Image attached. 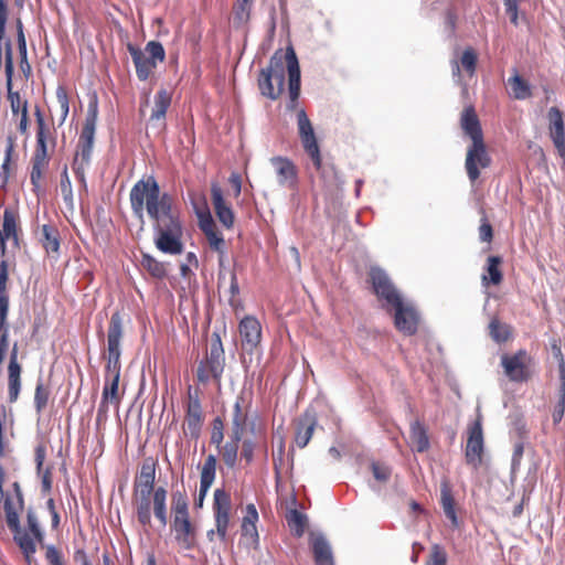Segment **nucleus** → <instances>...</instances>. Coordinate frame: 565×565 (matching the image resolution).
Listing matches in <instances>:
<instances>
[{
    "mask_svg": "<svg viewBox=\"0 0 565 565\" xmlns=\"http://www.w3.org/2000/svg\"><path fill=\"white\" fill-rule=\"evenodd\" d=\"M132 213L143 221L145 211L152 221L156 247L170 255L183 252V226L180 210L168 192H161L156 178L148 175L137 181L130 190Z\"/></svg>",
    "mask_w": 565,
    "mask_h": 565,
    "instance_id": "nucleus-1",
    "label": "nucleus"
},
{
    "mask_svg": "<svg viewBox=\"0 0 565 565\" xmlns=\"http://www.w3.org/2000/svg\"><path fill=\"white\" fill-rule=\"evenodd\" d=\"M288 73V110H295L300 95V66L292 46L285 51L277 50L269 60L268 66L258 75V88L263 96L276 100L285 90V76Z\"/></svg>",
    "mask_w": 565,
    "mask_h": 565,
    "instance_id": "nucleus-2",
    "label": "nucleus"
},
{
    "mask_svg": "<svg viewBox=\"0 0 565 565\" xmlns=\"http://www.w3.org/2000/svg\"><path fill=\"white\" fill-rule=\"evenodd\" d=\"M12 493L4 491V497H1L3 499L6 523L13 533V540L20 547L25 562L30 565L34 561L35 545L26 531H23L20 525V512L24 509V497L18 481L12 483Z\"/></svg>",
    "mask_w": 565,
    "mask_h": 565,
    "instance_id": "nucleus-3",
    "label": "nucleus"
},
{
    "mask_svg": "<svg viewBox=\"0 0 565 565\" xmlns=\"http://www.w3.org/2000/svg\"><path fill=\"white\" fill-rule=\"evenodd\" d=\"M372 288L379 300L384 301L388 310H394V318H418L420 312L417 306L405 299L391 281L387 274L379 268L372 267L369 271Z\"/></svg>",
    "mask_w": 565,
    "mask_h": 565,
    "instance_id": "nucleus-4",
    "label": "nucleus"
},
{
    "mask_svg": "<svg viewBox=\"0 0 565 565\" xmlns=\"http://www.w3.org/2000/svg\"><path fill=\"white\" fill-rule=\"evenodd\" d=\"M98 118L97 100L88 104L85 121L78 138L75 157L72 162V169L77 180L86 185L85 170L88 167L92 158L95 130Z\"/></svg>",
    "mask_w": 565,
    "mask_h": 565,
    "instance_id": "nucleus-5",
    "label": "nucleus"
},
{
    "mask_svg": "<svg viewBox=\"0 0 565 565\" xmlns=\"http://www.w3.org/2000/svg\"><path fill=\"white\" fill-rule=\"evenodd\" d=\"M172 529L177 542L184 550H192L196 542V529L191 523L189 500L185 490H177L171 494Z\"/></svg>",
    "mask_w": 565,
    "mask_h": 565,
    "instance_id": "nucleus-6",
    "label": "nucleus"
},
{
    "mask_svg": "<svg viewBox=\"0 0 565 565\" xmlns=\"http://www.w3.org/2000/svg\"><path fill=\"white\" fill-rule=\"evenodd\" d=\"M4 73H6V86H7V98L10 103V108L13 116H20L18 130L21 135H29V110L28 100L21 96L18 90H13V75H14V62H13V50L10 40L4 42Z\"/></svg>",
    "mask_w": 565,
    "mask_h": 565,
    "instance_id": "nucleus-7",
    "label": "nucleus"
},
{
    "mask_svg": "<svg viewBox=\"0 0 565 565\" xmlns=\"http://www.w3.org/2000/svg\"><path fill=\"white\" fill-rule=\"evenodd\" d=\"M127 50L131 55L137 77L140 81H147L156 70L157 63L166 60L163 45L158 41L148 42L143 51L128 43Z\"/></svg>",
    "mask_w": 565,
    "mask_h": 565,
    "instance_id": "nucleus-8",
    "label": "nucleus"
},
{
    "mask_svg": "<svg viewBox=\"0 0 565 565\" xmlns=\"http://www.w3.org/2000/svg\"><path fill=\"white\" fill-rule=\"evenodd\" d=\"M225 367V353L222 344L221 334L214 331L211 335L210 352L198 366L196 379L205 384L211 379L220 384Z\"/></svg>",
    "mask_w": 565,
    "mask_h": 565,
    "instance_id": "nucleus-9",
    "label": "nucleus"
},
{
    "mask_svg": "<svg viewBox=\"0 0 565 565\" xmlns=\"http://www.w3.org/2000/svg\"><path fill=\"white\" fill-rule=\"evenodd\" d=\"M501 366L509 381L524 383L533 376L534 359L526 350L520 349L513 354H502Z\"/></svg>",
    "mask_w": 565,
    "mask_h": 565,
    "instance_id": "nucleus-10",
    "label": "nucleus"
},
{
    "mask_svg": "<svg viewBox=\"0 0 565 565\" xmlns=\"http://www.w3.org/2000/svg\"><path fill=\"white\" fill-rule=\"evenodd\" d=\"M203 420L204 415L201 405V392L199 388H192V386H189L183 423L184 434L196 439L200 436Z\"/></svg>",
    "mask_w": 565,
    "mask_h": 565,
    "instance_id": "nucleus-11",
    "label": "nucleus"
},
{
    "mask_svg": "<svg viewBox=\"0 0 565 565\" xmlns=\"http://www.w3.org/2000/svg\"><path fill=\"white\" fill-rule=\"evenodd\" d=\"M298 134L306 153L312 160L315 168L319 171L322 166L320 148L313 130V126L305 109L297 113Z\"/></svg>",
    "mask_w": 565,
    "mask_h": 565,
    "instance_id": "nucleus-12",
    "label": "nucleus"
},
{
    "mask_svg": "<svg viewBox=\"0 0 565 565\" xmlns=\"http://www.w3.org/2000/svg\"><path fill=\"white\" fill-rule=\"evenodd\" d=\"M124 329L120 320H111L107 333V363L105 375H120V341Z\"/></svg>",
    "mask_w": 565,
    "mask_h": 565,
    "instance_id": "nucleus-13",
    "label": "nucleus"
},
{
    "mask_svg": "<svg viewBox=\"0 0 565 565\" xmlns=\"http://www.w3.org/2000/svg\"><path fill=\"white\" fill-rule=\"evenodd\" d=\"M492 159L487 151V146L483 141L471 142L467 149L465 169L469 181L475 183L481 174V169H487L491 166Z\"/></svg>",
    "mask_w": 565,
    "mask_h": 565,
    "instance_id": "nucleus-14",
    "label": "nucleus"
},
{
    "mask_svg": "<svg viewBox=\"0 0 565 565\" xmlns=\"http://www.w3.org/2000/svg\"><path fill=\"white\" fill-rule=\"evenodd\" d=\"M483 431L481 419L477 418L471 425L468 427V438L465 450V458L467 465L471 466L473 469H479L483 461Z\"/></svg>",
    "mask_w": 565,
    "mask_h": 565,
    "instance_id": "nucleus-15",
    "label": "nucleus"
},
{
    "mask_svg": "<svg viewBox=\"0 0 565 565\" xmlns=\"http://www.w3.org/2000/svg\"><path fill=\"white\" fill-rule=\"evenodd\" d=\"M232 501L231 495L224 489L214 491L213 512L215 519L216 533L221 541L227 537V531L231 522Z\"/></svg>",
    "mask_w": 565,
    "mask_h": 565,
    "instance_id": "nucleus-16",
    "label": "nucleus"
},
{
    "mask_svg": "<svg viewBox=\"0 0 565 565\" xmlns=\"http://www.w3.org/2000/svg\"><path fill=\"white\" fill-rule=\"evenodd\" d=\"M119 377L120 375H105V384L102 393V401L97 409V422H102L107 418L109 404L119 407V404L121 402V394L119 393Z\"/></svg>",
    "mask_w": 565,
    "mask_h": 565,
    "instance_id": "nucleus-17",
    "label": "nucleus"
},
{
    "mask_svg": "<svg viewBox=\"0 0 565 565\" xmlns=\"http://www.w3.org/2000/svg\"><path fill=\"white\" fill-rule=\"evenodd\" d=\"M270 163L275 169L279 185L295 190L298 185V169L287 157H273Z\"/></svg>",
    "mask_w": 565,
    "mask_h": 565,
    "instance_id": "nucleus-18",
    "label": "nucleus"
},
{
    "mask_svg": "<svg viewBox=\"0 0 565 565\" xmlns=\"http://www.w3.org/2000/svg\"><path fill=\"white\" fill-rule=\"evenodd\" d=\"M51 157L49 152L33 151L31 158L30 181L32 191L36 196H40L44 191V179L49 170Z\"/></svg>",
    "mask_w": 565,
    "mask_h": 565,
    "instance_id": "nucleus-19",
    "label": "nucleus"
},
{
    "mask_svg": "<svg viewBox=\"0 0 565 565\" xmlns=\"http://www.w3.org/2000/svg\"><path fill=\"white\" fill-rule=\"evenodd\" d=\"M157 461L152 457L146 458L137 473L132 493H154Z\"/></svg>",
    "mask_w": 565,
    "mask_h": 565,
    "instance_id": "nucleus-20",
    "label": "nucleus"
},
{
    "mask_svg": "<svg viewBox=\"0 0 565 565\" xmlns=\"http://www.w3.org/2000/svg\"><path fill=\"white\" fill-rule=\"evenodd\" d=\"M171 102L172 94L168 89L161 88L157 92L153 98V107L149 117V122L152 127L161 130L166 129V115L169 107L171 106Z\"/></svg>",
    "mask_w": 565,
    "mask_h": 565,
    "instance_id": "nucleus-21",
    "label": "nucleus"
},
{
    "mask_svg": "<svg viewBox=\"0 0 565 565\" xmlns=\"http://www.w3.org/2000/svg\"><path fill=\"white\" fill-rule=\"evenodd\" d=\"M550 136L559 154L565 160V126L563 114L557 107H551L547 114Z\"/></svg>",
    "mask_w": 565,
    "mask_h": 565,
    "instance_id": "nucleus-22",
    "label": "nucleus"
},
{
    "mask_svg": "<svg viewBox=\"0 0 565 565\" xmlns=\"http://www.w3.org/2000/svg\"><path fill=\"white\" fill-rule=\"evenodd\" d=\"M211 199L218 221L226 228H232L234 225L235 216L231 206L225 202L223 191L216 183L211 186Z\"/></svg>",
    "mask_w": 565,
    "mask_h": 565,
    "instance_id": "nucleus-23",
    "label": "nucleus"
},
{
    "mask_svg": "<svg viewBox=\"0 0 565 565\" xmlns=\"http://www.w3.org/2000/svg\"><path fill=\"white\" fill-rule=\"evenodd\" d=\"M258 521V512L255 504L249 503L246 505L245 515L243 516L241 524L242 536L254 548L258 547L259 535L256 523Z\"/></svg>",
    "mask_w": 565,
    "mask_h": 565,
    "instance_id": "nucleus-24",
    "label": "nucleus"
},
{
    "mask_svg": "<svg viewBox=\"0 0 565 565\" xmlns=\"http://www.w3.org/2000/svg\"><path fill=\"white\" fill-rule=\"evenodd\" d=\"M216 473V457L214 455H209L204 463L201 468L200 476V490L199 497L195 499V505L201 508L204 501L205 495L207 494L211 486L215 480Z\"/></svg>",
    "mask_w": 565,
    "mask_h": 565,
    "instance_id": "nucleus-25",
    "label": "nucleus"
},
{
    "mask_svg": "<svg viewBox=\"0 0 565 565\" xmlns=\"http://www.w3.org/2000/svg\"><path fill=\"white\" fill-rule=\"evenodd\" d=\"M460 127L471 142L483 141V132L478 115L472 106L466 107L460 116Z\"/></svg>",
    "mask_w": 565,
    "mask_h": 565,
    "instance_id": "nucleus-26",
    "label": "nucleus"
},
{
    "mask_svg": "<svg viewBox=\"0 0 565 565\" xmlns=\"http://www.w3.org/2000/svg\"><path fill=\"white\" fill-rule=\"evenodd\" d=\"M318 420L315 413L306 412L298 420L295 433V443L305 448L312 438Z\"/></svg>",
    "mask_w": 565,
    "mask_h": 565,
    "instance_id": "nucleus-27",
    "label": "nucleus"
},
{
    "mask_svg": "<svg viewBox=\"0 0 565 565\" xmlns=\"http://www.w3.org/2000/svg\"><path fill=\"white\" fill-rule=\"evenodd\" d=\"M20 375L21 365L18 363V348L17 344H14L8 365V394L10 403H14L19 397L21 390Z\"/></svg>",
    "mask_w": 565,
    "mask_h": 565,
    "instance_id": "nucleus-28",
    "label": "nucleus"
},
{
    "mask_svg": "<svg viewBox=\"0 0 565 565\" xmlns=\"http://www.w3.org/2000/svg\"><path fill=\"white\" fill-rule=\"evenodd\" d=\"M34 116L36 121V143L34 151L49 152L47 142L51 141L54 146L55 139L51 132V128L45 121L44 115L40 106L38 105L34 107Z\"/></svg>",
    "mask_w": 565,
    "mask_h": 565,
    "instance_id": "nucleus-29",
    "label": "nucleus"
},
{
    "mask_svg": "<svg viewBox=\"0 0 565 565\" xmlns=\"http://www.w3.org/2000/svg\"><path fill=\"white\" fill-rule=\"evenodd\" d=\"M249 404L246 402L244 394H239L233 405L232 413V434L236 437L243 436L247 425Z\"/></svg>",
    "mask_w": 565,
    "mask_h": 565,
    "instance_id": "nucleus-30",
    "label": "nucleus"
},
{
    "mask_svg": "<svg viewBox=\"0 0 565 565\" xmlns=\"http://www.w3.org/2000/svg\"><path fill=\"white\" fill-rule=\"evenodd\" d=\"M18 214L12 209H6L3 212L2 228L0 230V257L6 254V241L12 238L18 241Z\"/></svg>",
    "mask_w": 565,
    "mask_h": 565,
    "instance_id": "nucleus-31",
    "label": "nucleus"
},
{
    "mask_svg": "<svg viewBox=\"0 0 565 565\" xmlns=\"http://www.w3.org/2000/svg\"><path fill=\"white\" fill-rule=\"evenodd\" d=\"M200 228L204 233L210 248L221 255L220 263H222V257L225 253V241L223 235L217 231L212 217L209 216L206 220H202L200 222Z\"/></svg>",
    "mask_w": 565,
    "mask_h": 565,
    "instance_id": "nucleus-32",
    "label": "nucleus"
},
{
    "mask_svg": "<svg viewBox=\"0 0 565 565\" xmlns=\"http://www.w3.org/2000/svg\"><path fill=\"white\" fill-rule=\"evenodd\" d=\"M503 259L501 256H489L484 266V274L482 275V284L484 286H498L503 280V273L501 266Z\"/></svg>",
    "mask_w": 565,
    "mask_h": 565,
    "instance_id": "nucleus-33",
    "label": "nucleus"
},
{
    "mask_svg": "<svg viewBox=\"0 0 565 565\" xmlns=\"http://www.w3.org/2000/svg\"><path fill=\"white\" fill-rule=\"evenodd\" d=\"M311 548L316 565H334L331 546L322 535L311 540Z\"/></svg>",
    "mask_w": 565,
    "mask_h": 565,
    "instance_id": "nucleus-34",
    "label": "nucleus"
},
{
    "mask_svg": "<svg viewBox=\"0 0 565 565\" xmlns=\"http://www.w3.org/2000/svg\"><path fill=\"white\" fill-rule=\"evenodd\" d=\"M409 439L413 449L417 452H425L429 449V438L425 425L416 419L411 424Z\"/></svg>",
    "mask_w": 565,
    "mask_h": 565,
    "instance_id": "nucleus-35",
    "label": "nucleus"
},
{
    "mask_svg": "<svg viewBox=\"0 0 565 565\" xmlns=\"http://www.w3.org/2000/svg\"><path fill=\"white\" fill-rule=\"evenodd\" d=\"M440 504L447 519L450 520L454 527H457L459 522L456 513V501L448 481H444L440 486Z\"/></svg>",
    "mask_w": 565,
    "mask_h": 565,
    "instance_id": "nucleus-36",
    "label": "nucleus"
},
{
    "mask_svg": "<svg viewBox=\"0 0 565 565\" xmlns=\"http://www.w3.org/2000/svg\"><path fill=\"white\" fill-rule=\"evenodd\" d=\"M151 493H132L138 522L143 527H151Z\"/></svg>",
    "mask_w": 565,
    "mask_h": 565,
    "instance_id": "nucleus-37",
    "label": "nucleus"
},
{
    "mask_svg": "<svg viewBox=\"0 0 565 565\" xmlns=\"http://www.w3.org/2000/svg\"><path fill=\"white\" fill-rule=\"evenodd\" d=\"M239 333L244 343L255 348L262 339V326L259 320H241Z\"/></svg>",
    "mask_w": 565,
    "mask_h": 565,
    "instance_id": "nucleus-38",
    "label": "nucleus"
},
{
    "mask_svg": "<svg viewBox=\"0 0 565 565\" xmlns=\"http://www.w3.org/2000/svg\"><path fill=\"white\" fill-rule=\"evenodd\" d=\"M478 55L472 47H467L462 52L460 57V62H452V73L454 75L460 74V67L468 74V76H473L477 68Z\"/></svg>",
    "mask_w": 565,
    "mask_h": 565,
    "instance_id": "nucleus-39",
    "label": "nucleus"
},
{
    "mask_svg": "<svg viewBox=\"0 0 565 565\" xmlns=\"http://www.w3.org/2000/svg\"><path fill=\"white\" fill-rule=\"evenodd\" d=\"M242 437L243 436L241 435L236 437L234 434H232L231 439L224 445H221V448H217L222 460L231 469H233L237 463L238 448Z\"/></svg>",
    "mask_w": 565,
    "mask_h": 565,
    "instance_id": "nucleus-40",
    "label": "nucleus"
},
{
    "mask_svg": "<svg viewBox=\"0 0 565 565\" xmlns=\"http://www.w3.org/2000/svg\"><path fill=\"white\" fill-rule=\"evenodd\" d=\"M40 242L47 254L57 253L60 249V232L52 224H44L41 227Z\"/></svg>",
    "mask_w": 565,
    "mask_h": 565,
    "instance_id": "nucleus-41",
    "label": "nucleus"
},
{
    "mask_svg": "<svg viewBox=\"0 0 565 565\" xmlns=\"http://www.w3.org/2000/svg\"><path fill=\"white\" fill-rule=\"evenodd\" d=\"M153 513L162 526L168 523L167 511V490L163 487H158L152 495Z\"/></svg>",
    "mask_w": 565,
    "mask_h": 565,
    "instance_id": "nucleus-42",
    "label": "nucleus"
},
{
    "mask_svg": "<svg viewBox=\"0 0 565 565\" xmlns=\"http://www.w3.org/2000/svg\"><path fill=\"white\" fill-rule=\"evenodd\" d=\"M489 332L497 343H505L513 338V330L510 324L503 320H491Z\"/></svg>",
    "mask_w": 565,
    "mask_h": 565,
    "instance_id": "nucleus-43",
    "label": "nucleus"
},
{
    "mask_svg": "<svg viewBox=\"0 0 565 565\" xmlns=\"http://www.w3.org/2000/svg\"><path fill=\"white\" fill-rule=\"evenodd\" d=\"M508 84L515 99H526L532 96L530 84L523 79L516 71L515 74L508 79Z\"/></svg>",
    "mask_w": 565,
    "mask_h": 565,
    "instance_id": "nucleus-44",
    "label": "nucleus"
},
{
    "mask_svg": "<svg viewBox=\"0 0 565 565\" xmlns=\"http://www.w3.org/2000/svg\"><path fill=\"white\" fill-rule=\"evenodd\" d=\"M51 396L50 385L45 384L42 379H39L34 392V407L39 415L47 407Z\"/></svg>",
    "mask_w": 565,
    "mask_h": 565,
    "instance_id": "nucleus-45",
    "label": "nucleus"
},
{
    "mask_svg": "<svg viewBox=\"0 0 565 565\" xmlns=\"http://www.w3.org/2000/svg\"><path fill=\"white\" fill-rule=\"evenodd\" d=\"M141 266L154 278L161 279L167 276V269L163 263L159 262L149 254H143Z\"/></svg>",
    "mask_w": 565,
    "mask_h": 565,
    "instance_id": "nucleus-46",
    "label": "nucleus"
},
{
    "mask_svg": "<svg viewBox=\"0 0 565 565\" xmlns=\"http://www.w3.org/2000/svg\"><path fill=\"white\" fill-rule=\"evenodd\" d=\"M13 154H14V145L12 141H9V143L6 147L3 162L0 167V180H1V185L3 188L8 184L9 179L12 174L11 166H12Z\"/></svg>",
    "mask_w": 565,
    "mask_h": 565,
    "instance_id": "nucleus-47",
    "label": "nucleus"
},
{
    "mask_svg": "<svg viewBox=\"0 0 565 565\" xmlns=\"http://www.w3.org/2000/svg\"><path fill=\"white\" fill-rule=\"evenodd\" d=\"M288 526L298 537L302 536L307 525V518L305 514L294 509L290 510L286 516Z\"/></svg>",
    "mask_w": 565,
    "mask_h": 565,
    "instance_id": "nucleus-48",
    "label": "nucleus"
},
{
    "mask_svg": "<svg viewBox=\"0 0 565 565\" xmlns=\"http://www.w3.org/2000/svg\"><path fill=\"white\" fill-rule=\"evenodd\" d=\"M60 190L63 201L68 210H74V195L67 168L65 167L61 173Z\"/></svg>",
    "mask_w": 565,
    "mask_h": 565,
    "instance_id": "nucleus-49",
    "label": "nucleus"
},
{
    "mask_svg": "<svg viewBox=\"0 0 565 565\" xmlns=\"http://www.w3.org/2000/svg\"><path fill=\"white\" fill-rule=\"evenodd\" d=\"M26 523H28V530L26 532L30 537L33 540L34 545L36 546L38 543H42L44 540L43 532L40 527L38 516L32 508H29L26 511Z\"/></svg>",
    "mask_w": 565,
    "mask_h": 565,
    "instance_id": "nucleus-50",
    "label": "nucleus"
},
{
    "mask_svg": "<svg viewBox=\"0 0 565 565\" xmlns=\"http://www.w3.org/2000/svg\"><path fill=\"white\" fill-rule=\"evenodd\" d=\"M252 0H236L233 7L234 21L243 24L249 20L252 11Z\"/></svg>",
    "mask_w": 565,
    "mask_h": 565,
    "instance_id": "nucleus-51",
    "label": "nucleus"
},
{
    "mask_svg": "<svg viewBox=\"0 0 565 565\" xmlns=\"http://www.w3.org/2000/svg\"><path fill=\"white\" fill-rule=\"evenodd\" d=\"M426 565H447V553L441 545L434 544L430 547Z\"/></svg>",
    "mask_w": 565,
    "mask_h": 565,
    "instance_id": "nucleus-52",
    "label": "nucleus"
},
{
    "mask_svg": "<svg viewBox=\"0 0 565 565\" xmlns=\"http://www.w3.org/2000/svg\"><path fill=\"white\" fill-rule=\"evenodd\" d=\"M18 52H19V56H20L19 67L21 70L22 75L28 81L32 77L33 71H32V66L28 60L26 44L18 45Z\"/></svg>",
    "mask_w": 565,
    "mask_h": 565,
    "instance_id": "nucleus-53",
    "label": "nucleus"
},
{
    "mask_svg": "<svg viewBox=\"0 0 565 565\" xmlns=\"http://www.w3.org/2000/svg\"><path fill=\"white\" fill-rule=\"evenodd\" d=\"M56 99L60 104L61 114H62V122L66 119L70 113V98L67 90L64 86L60 85L56 88Z\"/></svg>",
    "mask_w": 565,
    "mask_h": 565,
    "instance_id": "nucleus-54",
    "label": "nucleus"
},
{
    "mask_svg": "<svg viewBox=\"0 0 565 565\" xmlns=\"http://www.w3.org/2000/svg\"><path fill=\"white\" fill-rule=\"evenodd\" d=\"M479 238L486 243H491L493 239V227L484 213L480 220Z\"/></svg>",
    "mask_w": 565,
    "mask_h": 565,
    "instance_id": "nucleus-55",
    "label": "nucleus"
},
{
    "mask_svg": "<svg viewBox=\"0 0 565 565\" xmlns=\"http://www.w3.org/2000/svg\"><path fill=\"white\" fill-rule=\"evenodd\" d=\"M417 322L418 320H394L395 328L405 335H412L417 331Z\"/></svg>",
    "mask_w": 565,
    "mask_h": 565,
    "instance_id": "nucleus-56",
    "label": "nucleus"
},
{
    "mask_svg": "<svg viewBox=\"0 0 565 565\" xmlns=\"http://www.w3.org/2000/svg\"><path fill=\"white\" fill-rule=\"evenodd\" d=\"M46 445L44 443H39L34 448V460L36 463V473H41L44 468V461L46 458Z\"/></svg>",
    "mask_w": 565,
    "mask_h": 565,
    "instance_id": "nucleus-57",
    "label": "nucleus"
},
{
    "mask_svg": "<svg viewBox=\"0 0 565 565\" xmlns=\"http://www.w3.org/2000/svg\"><path fill=\"white\" fill-rule=\"evenodd\" d=\"M45 558L49 565H64L63 555L55 546L50 545L46 547Z\"/></svg>",
    "mask_w": 565,
    "mask_h": 565,
    "instance_id": "nucleus-58",
    "label": "nucleus"
},
{
    "mask_svg": "<svg viewBox=\"0 0 565 565\" xmlns=\"http://www.w3.org/2000/svg\"><path fill=\"white\" fill-rule=\"evenodd\" d=\"M372 472H373L374 478L381 482L387 481L391 476L390 468L387 466L379 463V462L372 463Z\"/></svg>",
    "mask_w": 565,
    "mask_h": 565,
    "instance_id": "nucleus-59",
    "label": "nucleus"
},
{
    "mask_svg": "<svg viewBox=\"0 0 565 565\" xmlns=\"http://www.w3.org/2000/svg\"><path fill=\"white\" fill-rule=\"evenodd\" d=\"M38 476L41 477L42 491L44 493H49L52 490V482H53L52 468L51 467L43 468L42 472L38 473Z\"/></svg>",
    "mask_w": 565,
    "mask_h": 565,
    "instance_id": "nucleus-60",
    "label": "nucleus"
},
{
    "mask_svg": "<svg viewBox=\"0 0 565 565\" xmlns=\"http://www.w3.org/2000/svg\"><path fill=\"white\" fill-rule=\"evenodd\" d=\"M255 444L250 439H245L242 444L241 456L247 463H250L254 458Z\"/></svg>",
    "mask_w": 565,
    "mask_h": 565,
    "instance_id": "nucleus-61",
    "label": "nucleus"
},
{
    "mask_svg": "<svg viewBox=\"0 0 565 565\" xmlns=\"http://www.w3.org/2000/svg\"><path fill=\"white\" fill-rule=\"evenodd\" d=\"M518 3L519 0H509L508 2H504L505 11L510 18L511 23L514 25H518Z\"/></svg>",
    "mask_w": 565,
    "mask_h": 565,
    "instance_id": "nucleus-62",
    "label": "nucleus"
},
{
    "mask_svg": "<svg viewBox=\"0 0 565 565\" xmlns=\"http://www.w3.org/2000/svg\"><path fill=\"white\" fill-rule=\"evenodd\" d=\"M8 277V263L3 259L0 262V292L7 291Z\"/></svg>",
    "mask_w": 565,
    "mask_h": 565,
    "instance_id": "nucleus-63",
    "label": "nucleus"
},
{
    "mask_svg": "<svg viewBox=\"0 0 565 565\" xmlns=\"http://www.w3.org/2000/svg\"><path fill=\"white\" fill-rule=\"evenodd\" d=\"M564 413H565V402L557 401V403L554 406L553 413H552V418H553L554 424H558L562 420Z\"/></svg>",
    "mask_w": 565,
    "mask_h": 565,
    "instance_id": "nucleus-64",
    "label": "nucleus"
}]
</instances>
